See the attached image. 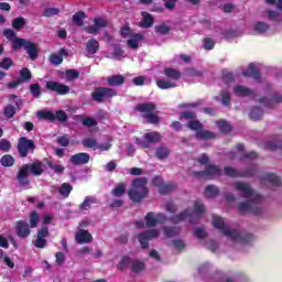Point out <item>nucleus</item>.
Listing matches in <instances>:
<instances>
[{
	"label": "nucleus",
	"mask_w": 282,
	"mask_h": 282,
	"mask_svg": "<svg viewBox=\"0 0 282 282\" xmlns=\"http://www.w3.org/2000/svg\"><path fill=\"white\" fill-rule=\"evenodd\" d=\"M213 226L220 230L221 235L228 237L232 241H237L242 246H248L254 241V235L246 232V231H237L236 229H230V227H226L224 224V218L219 216H213Z\"/></svg>",
	"instance_id": "nucleus-1"
},
{
	"label": "nucleus",
	"mask_w": 282,
	"mask_h": 282,
	"mask_svg": "<svg viewBox=\"0 0 282 282\" xmlns=\"http://www.w3.org/2000/svg\"><path fill=\"white\" fill-rule=\"evenodd\" d=\"M44 173L45 169L43 167V162L36 160L32 163L23 164L19 169L15 178L18 180L20 186H28L30 184V175H33V177H41V175Z\"/></svg>",
	"instance_id": "nucleus-2"
},
{
	"label": "nucleus",
	"mask_w": 282,
	"mask_h": 282,
	"mask_svg": "<svg viewBox=\"0 0 282 282\" xmlns=\"http://www.w3.org/2000/svg\"><path fill=\"white\" fill-rule=\"evenodd\" d=\"M204 213H206V207L204 204H202V202L196 200L194 203V212H191V209H185L178 215L170 217L169 221H171V224H181V221L189 219V224H197V220L202 219Z\"/></svg>",
	"instance_id": "nucleus-3"
},
{
	"label": "nucleus",
	"mask_w": 282,
	"mask_h": 282,
	"mask_svg": "<svg viewBox=\"0 0 282 282\" xmlns=\"http://www.w3.org/2000/svg\"><path fill=\"white\" fill-rule=\"evenodd\" d=\"M198 164L205 166L204 171L195 172L194 175L199 180H213V177H220L223 175L221 169L210 162V158L208 154L203 153L200 156L197 158Z\"/></svg>",
	"instance_id": "nucleus-4"
},
{
	"label": "nucleus",
	"mask_w": 282,
	"mask_h": 282,
	"mask_svg": "<svg viewBox=\"0 0 282 282\" xmlns=\"http://www.w3.org/2000/svg\"><path fill=\"white\" fill-rule=\"evenodd\" d=\"M148 182L147 177H138L132 181V188L128 189V196L133 204H140L142 199L149 197Z\"/></svg>",
	"instance_id": "nucleus-5"
},
{
	"label": "nucleus",
	"mask_w": 282,
	"mask_h": 282,
	"mask_svg": "<svg viewBox=\"0 0 282 282\" xmlns=\"http://www.w3.org/2000/svg\"><path fill=\"white\" fill-rule=\"evenodd\" d=\"M158 106L153 102H140L135 106V111L141 113L149 124H160V116L155 113Z\"/></svg>",
	"instance_id": "nucleus-6"
},
{
	"label": "nucleus",
	"mask_w": 282,
	"mask_h": 282,
	"mask_svg": "<svg viewBox=\"0 0 282 282\" xmlns=\"http://www.w3.org/2000/svg\"><path fill=\"white\" fill-rule=\"evenodd\" d=\"M19 47H24L31 61H36L39 58V47L33 42L15 37L12 41V50L17 51Z\"/></svg>",
	"instance_id": "nucleus-7"
},
{
	"label": "nucleus",
	"mask_w": 282,
	"mask_h": 282,
	"mask_svg": "<svg viewBox=\"0 0 282 282\" xmlns=\"http://www.w3.org/2000/svg\"><path fill=\"white\" fill-rule=\"evenodd\" d=\"M118 96V91L110 87H96L91 93V100L98 105H102L105 100H109Z\"/></svg>",
	"instance_id": "nucleus-8"
},
{
	"label": "nucleus",
	"mask_w": 282,
	"mask_h": 282,
	"mask_svg": "<svg viewBox=\"0 0 282 282\" xmlns=\"http://www.w3.org/2000/svg\"><path fill=\"white\" fill-rule=\"evenodd\" d=\"M18 155L20 158H28L31 153H34L36 151V143H34V140L28 139L26 137H21L18 140Z\"/></svg>",
	"instance_id": "nucleus-9"
},
{
	"label": "nucleus",
	"mask_w": 282,
	"mask_h": 282,
	"mask_svg": "<svg viewBox=\"0 0 282 282\" xmlns=\"http://www.w3.org/2000/svg\"><path fill=\"white\" fill-rule=\"evenodd\" d=\"M224 173L227 177H254L257 174V165H251L245 171H238L237 169H234L231 166H225Z\"/></svg>",
	"instance_id": "nucleus-10"
},
{
	"label": "nucleus",
	"mask_w": 282,
	"mask_h": 282,
	"mask_svg": "<svg viewBox=\"0 0 282 282\" xmlns=\"http://www.w3.org/2000/svg\"><path fill=\"white\" fill-rule=\"evenodd\" d=\"M261 202V196L257 195L254 200L241 202L238 204L240 215L252 213L253 215H261V207L257 206Z\"/></svg>",
	"instance_id": "nucleus-11"
},
{
	"label": "nucleus",
	"mask_w": 282,
	"mask_h": 282,
	"mask_svg": "<svg viewBox=\"0 0 282 282\" xmlns=\"http://www.w3.org/2000/svg\"><path fill=\"white\" fill-rule=\"evenodd\" d=\"M162 140V134L160 132H147L143 135V140L137 139V144L141 149H151V144H155Z\"/></svg>",
	"instance_id": "nucleus-12"
},
{
	"label": "nucleus",
	"mask_w": 282,
	"mask_h": 282,
	"mask_svg": "<svg viewBox=\"0 0 282 282\" xmlns=\"http://www.w3.org/2000/svg\"><path fill=\"white\" fill-rule=\"evenodd\" d=\"M158 237H160V230L149 229L139 234L137 239L141 243V248H143V250H149V241L158 239Z\"/></svg>",
	"instance_id": "nucleus-13"
},
{
	"label": "nucleus",
	"mask_w": 282,
	"mask_h": 282,
	"mask_svg": "<svg viewBox=\"0 0 282 282\" xmlns=\"http://www.w3.org/2000/svg\"><path fill=\"white\" fill-rule=\"evenodd\" d=\"M46 89L48 91H55L57 96H67V94H69V90H70L68 85L54 82V80L46 82Z\"/></svg>",
	"instance_id": "nucleus-14"
},
{
	"label": "nucleus",
	"mask_w": 282,
	"mask_h": 282,
	"mask_svg": "<svg viewBox=\"0 0 282 282\" xmlns=\"http://www.w3.org/2000/svg\"><path fill=\"white\" fill-rule=\"evenodd\" d=\"M109 26V21L102 17H97L94 19V24L90 26H85V32L87 34H98L99 30Z\"/></svg>",
	"instance_id": "nucleus-15"
},
{
	"label": "nucleus",
	"mask_w": 282,
	"mask_h": 282,
	"mask_svg": "<svg viewBox=\"0 0 282 282\" xmlns=\"http://www.w3.org/2000/svg\"><path fill=\"white\" fill-rule=\"evenodd\" d=\"M47 237H50V228H47V226L39 229L36 234V239L34 241V247L40 249L46 248Z\"/></svg>",
	"instance_id": "nucleus-16"
},
{
	"label": "nucleus",
	"mask_w": 282,
	"mask_h": 282,
	"mask_svg": "<svg viewBox=\"0 0 282 282\" xmlns=\"http://www.w3.org/2000/svg\"><path fill=\"white\" fill-rule=\"evenodd\" d=\"M15 235L20 239H28L30 235H32V230L30 229V224L25 220H18L14 226Z\"/></svg>",
	"instance_id": "nucleus-17"
},
{
	"label": "nucleus",
	"mask_w": 282,
	"mask_h": 282,
	"mask_svg": "<svg viewBox=\"0 0 282 282\" xmlns=\"http://www.w3.org/2000/svg\"><path fill=\"white\" fill-rule=\"evenodd\" d=\"M91 155L87 152H79L70 156L69 162L74 166H83L84 164H89Z\"/></svg>",
	"instance_id": "nucleus-18"
},
{
	"label": "nucleus",
	"mask_w": 282,
	"mask_h": 282,
	"mask_svg": "<svg viewBox=\"0 0 282 282\" xmlns=\"http://www.w3.org/2000/svg\"><path fill=\"white\" fill-rule=\"evenodd\" d=\"M242 76L246 78H253L257 83H261V72L254 63H250L248 68L242 70Z\"/></svg>",
	"instance_id": "nucleus-19"
},
{
	"label": "nucleus",
	"mask_w": 282,
	"mask_h": 282,
	"mask_svg": "<svg viewBox=\"0 0 282 282\" xmlns=\"http://www.w3.org/2000/svg\"><path fill=\"white\" fill-rule=\"evenodd\" d=\"M75 240L77 243H91L94 241V237L90 235V232L86 229H78L75 235Z\"/></svg>",
	"instance_id": "nucleus-20"
},
{
	"label": "nucleus",
	"mask_w": 282,
	"mask_h": 282,
	"mask_svg": "<svg viewBox=\"0 0 282 282\" xmlns=\"http://www.w3.org/2000/svg\"><path fill=\"white\" fill-rule=\"evenodd\" d=\"M163 74L167 80H174V83L182 79V72L177 68L165 67L163 69Z\"/></svg>",
	"instance_id": "nucleus-21"
},
{
	"label": "nucleus",
	"mask_w": 282,
	"mask_h": 282,
	"mask_svg": "<svg viewBox=\"0 0 282 282\" xmlns=\"http://www.w3.org/2000/svg\"><path fill=\"white\" fill-rule=\"evenodd\" d=\"M236 191H240V193H243L242 197H252L254 195V189L250 187V184L243 183V182H237L235 184Z\"/></svg>",
	"instance_id": "nucleus-22"
},
{
	"label": "nucleus",
	"mask_w": 282,
	"mask_h": 282,
	"mask_svg": "<svg viewBox=\"0 0 282 282\" xmlns=\"http://www.w3.org/2000/svg\"><path fill=\"white\" fill-rule=\"evenodd\" d=\"M260 102L264 105V107H268L269 109L274 108V105H279L282 102V95L275 94L273 97L268 98V97H262L260 98Z\"/></svg>",
	"instance_id": "nucleus-23"
},
{
	"label": "nucleus",
	"mask_w": 282,
	"mask_h": 282,
	"mask_svg": "<svg viewBox=\"0 0 282 282\" xmlns=\"http://www.w3.org/2000/svg\"><path fill=\"white\" fill-rule=\"evenodd\" d=\"M142 21L140 22V28H143L144 30H149V28H153V24L155 23V19L153 15L147 11L141 12Z\"/></svg>",
	"instance_id": "nucleus-24"
},
{
	"label": "nucleus",
	"mask_w": 282,
	"mask_h": 282,
	"mask_svg": "<svg viewBox=\"0 0 282 282\" xmlns=\"http://www.w3.org/2000/svg\"><path fill=\"white\" fill-rule=\"evenodd\" d=\"M63 56H69V53L65 48H61L59 53H52L50 55V63H52V65H61L63 63Z\"/></svg>",
	"instance_id": "nucleus-25"
},
{
	"label": "nucleus",
	"mask_w": 282,
	"mask_h": 282,
	"mask_svg": "<svg viewBox=\"0 0 282 282\" xmlns=\"http://www.w3.org/2000/svg\"><path fill=\"white\" fill-rule=\"evenodd\" d=\"M144 35L142 33H134L131 35V39L127 41L128 47L130 50H138L140 47V41H143Z\"/></svg>",
	"instance_id": "nucleus-26"
},
{
	"label": "nucleus",
	"mask_w": 282,
	"mask_h": 282,
	"mask_svg": "<svg viewBox=\"0 0 282 282\" xmlns=\"http://www.w3.org/2000/svg\"><path fill=\"white\" fill-rule=\"evenodd\" d=\"M171 155V149L164 144H161L155 150V158L158 160H166Z\"/></svg>",
	"instance_id": "nucleus-27"
},
{
	"label": "nucleus",
	"mask_w": 282,
	"mask_h": 282,
	"mask_svg": "<svg viewBox=\"0 0 282 282\" xmlns=\"http://www.w3.org/2000/svg\"><path fill=\"white\" fill-rule=\"evenodd\" d=\"M98 50H100V43L98 42V40L94 37L88 40L86 44L87 54H90L91 56H94V54H96Z\"/></svg>",
	"instance_id": "nucleus-28"
},
{
	"label": "nucleus",
	"mask_w": 282,
	"mask_h": 282,
	"mask_svg": "<svg viewBox=\"0 0 282 282\" xmlns=\"http://www.w3.org/2000/svg\"><path fill=\"white\" fill-rule=\"evenodd\" d=\"M261 180H263L264 182H269V184H272V186H281V178L274 173H264L261 176Z\"/></svg>",
	"instance_id": "nucleus-29"
},
{
	"label": "nucleus",
	"mask_w": 282,
	"mask_h": 282,
	"mask_svg": "<svg viewBox=\"0 0 282 282\" xmlns=\"http://www.w3.org/2000/svg\"><path fill=\"white\" fill-rule=\"evenodd\" d=\"M195 138L196 140H215V138H217V134L209 130H200L195 133Z\"/></svg>",
	"instance_id": "nucleus-30"
},
{
	"label": "nucleus",
	"mask_w": 282,
	"mask_h": 282,
	"mask_svg": "<svg viewBox=\"0 0 282 282\" xmlns=\"http://www.w3.org/2000/svg\"><path fill=\"white\" fill-rule=\"evenodd\" d=\"M130 265H131V271L134 274H140V272H144V269L147 268V264L144 263V261H140V260L131 261Z\"/></svg>",
	"instance_id": "nucleus-31"
},
{
	"label": "nucleus",
	"mask_w": 282,
	"mask_h": 282,
	"mask_svg": "<svg viewBox=\"0 0 282 282\" xmlns=\"http://www.w3.org/2000/svg\"><path fill=\"white\" fill-rule=\"evenodd\" d=\"M127 194V184L119 183L111 192L112 197H123Z\"/></svg>",
	"instance_id": "nucleus-32"
},
{
	"label": "nucleus",
	"mask_w": 282,
	"mask_h": 282,
	"mask_svg": "<svg viewBox=\"0 0 282 282\" xmlns=\"http://www.w3.org/2000/svg\"><path fill=\"white\" fill-rule=\"evenodd\" d=\"M108 85L110 87H120V85H124V76L113 75V76L109 77Z\"/></svg>",
	"instance_id": "nucleus-33"
},
{
	"label": "nucleus",
	"mask_w": 282,
	"mask_h": 282,
	"mask_svg": "<svg viewBox=\"0 0 282 282\" xmlns=\"http://www.w3.org/2000/svg\"><path fill=\"white\" fill-rule=\"evenodd\" d=\"M85 19H87V15L85 14V12L77 11L73 15V23H75V25H77V28H83V25L85 24V22H84Z\"/></svg>",
	"instance_id": "nucleus-34"
},
{
	"label": "nucleus",
	"mask_w": 282,
	"mask_h": 282,
	"mask_svg": "<svg viewBox=\"0 0 282 282\" xmlns=\"http://www.w3.org/2000/svg\"><path fill=\"white\" fill-rule=\"evenodd\" d=\"M37 117L41 120H47L48 122H54L56 121L55 113L50 111V110H41L37 112Z\"/></svg>",
	"instance_id": "nucleus-35"
},
{
	"label": "nucleus",
	"mask_w": 282,
	"mask_h": 282,
	"mask_svg": "<svg viewBox=\"0 0 282 282\" xmlns=\"http://www.w3.org/2000/svg\"><path fill=\"white\" fill-rule=\"evenodd\" d=\"M145 226L147 228H155L158 226L156 216L153 212L145 215Z\"/></svg>",
	"instance_id": "nucleus-36"
},
{
	"label": "nucleus",
	"mask_w": 282,
	"mask_h": 282,
	"mask_svg": "<svg viewBox=\"0 0 282 282\" xmlns=\"http://www.w3.org/2000/svg\"><path fill=\"white\" fill-rule=\"evenodd\" d=\"M163 231L165 237H167V239H171L173 237H177V235L182 232V229H180V227H164Z\"/></svg>",
	"instance_id": "nucleus-37"
},
{
	"label": "nucleus",
	"mask_w": 282,
	"mask_h": 282,
	"mask_svg": "<svg viewBox=\"0 0 282 282\" xmlns=\"http://www.w3.org/2000/svg\"><path fill=\"white\" fill-rule=\"evenodd\" d=\"M28 23V20L23 17H18L12 20L11 25L13 30H23L25 28V24Z\"/></svg>",
	"instance_id": "nucleus-38"
},
{
	"label": "nucleus",
	"mask_w": 282,
	"mask_h": 282,
	"mask_svg": "<svg viewBox=\"0 0 282 282\" xmlns=\"http://www.w3.org/2000/svg\"><path fill=\"white\" fill-rule=\"evenodd\" d=\"M72 191H74V187L69 183H63L58 188L59 195H62V197H65V198L69 197V194L72 193Z\"/></svg>",
	"instance_id": "nucleus-39"
},
{
	"label": "nucleus",
	"mask_w": 282,
	"mask_h": 282,
	"mask_svg": "<svg viewBox=\"0 0 282 282\" xmlns=\"http://www.w3.org/2000/svg\"><path fill=\"white\" fill-rule=\"evenodd\" d=\"M29 221H30V225H29L30 228H39V221H41V216L39 215V212H32L29 215Z\"/></svg>",
	"instance_id": "nucleus-40"
},
{
	"label": "nucleus",
	"mask_w": 282,
	"mask_h": 282,
	"mask_svg": "<svg viewBox=\"0 0 282 282\" xmlns=\"http://www.w3.org/2000/svg\"><path fill=\"white\" fill-rule=\"evenodd\" d=\"M220 133H230V131H232V126H230V123H228L226 120H219L216 122Z\"/></svg>",
	"instance_id": "nucleus-41"
},
{
	"label": "nucleus",
	"mask_w": 282,
	"mask_h": 282,
	"mask_svg": "<svg viewBox=\"0 0 282 282\" xmlns=\"http://www.w3.org/2000/svg\"><path fill=\"white\" fill-rule=\"evenodd\" d=\"M131 265V258L129 256L121 257L120 262L117 264V270L120 272H123V270H127Z\"/></svg>",
	"instance_id": "nucleus-42"
},
{
	"label": "nucleus",
	"mask_w": 282,
	"mask_h": 282,
	"mask_svg": "<svg viewBox=\"0 0 282 282\" xmlns=\"http://www.w3.org/2000/svg\"><path fill=\"white\" fill-rule=\"evenodd\" d=\"M254 32L257 34H265L270 30V24L265 22H257L253 26Z\"/></svg>",
	"instance_id": "nucleus-43"
},
{
	"label": "nucleus",
	"mask_w": 282,
	"mask_h": 282,
	"mask_svg": "<svg viewBox=\"0 0 282 282\" xmlns=\"http://www.w3.org/2000/svg\"><path fill=\"white\" fill-rule=\"evenodd\" d=\"M205 197H217L219 195V187L215 185H207L205 187Z\"/></svg>",
	"instance_id": "nucleus-44"
},
{
	"label": "nucleus",
	"mask_w": 282,
	"mask_h": 282,
	"mask_svg": "<svg viewBox=\"0 0 282 282\" xmlns=\"http://www.w3.org/2000/svg\"><path fill=\"white\" fill-rule=\"evenodd\" d=\"M187 127L192 131H196V133H198V131H202V129H204V124H202V122L197 119L189 120L187 123Z\"/></svg>",
	"instance_id": "nucleus-45"
},
{
	"label": "nucleus",
	"mask_w": 282,
	"mask_h": 282,
	"mask_svg": "<svg viewBox=\"0 0 282 282\" xmlns=\"http://www.w3.org/2000/svg\"><path fill=\"white\" fill-rule=\"evenodd\" d=\"M156 86L159 87V89H173V88L177 87V84L169 82V80L158 79Z\"/></svg>",
	"instance_id": "nucleus-46"
},
{
	"label": "nucleus",
	"mask_w": 282,
	"mask_h": 282,
	"mask_svg": "<svg viewBox=\"0 0 282 282\" xmlns=\"http://www.w3.org/2000/svg\"><path fill=\"white\" fill-rule=\"evenodd\" d=\"M19 80H22V83H28V82L32 80V72L30 70V68L23 67L20 70V78H19Z\"/></svg>",
	"instance_id": "nucleus-47"
},
{
	"label": "nucleus",
	"mask_w": 282,
	"mask_h": 282,
	"mask_svg": "<svg viewBox=\"0 0 282 282\" xmlns=\"http://www.w3.org/2000/svg\"><path fill=\"white\" fill-rule=\"evenodd\" d=\"M46 164L51 171H54V173H65V166L62 164H56L52 160L46 159Z\"/></svg>",
	"instance_id": "nucleus-48"
},
{
	"label": "nucleus",
	"mask_w": 282,
	"mask_h": 282,
	"mask_svg": "<svg viewBox=\"0 0 282 282\" xmlns=\"http://www.w3.org/2000/svg\"><path fill=\"white\" fill-rule=\"evenodd\" d=\"M249 118L251 120H261V118H263V109L260 107H253L250 111Z\"/></svg>",
	"instance_id": "nucleus-49"
},
{
	"label": "nucleus",
	"mask_w": 282,
	"mask_h": 282,
	"mask_svg": "<svg viewBox=\"0 0 282 282\" xmlns=\"http://www.w3.org/2000/svg\"><path fill=\"white\" fill-rule=\"evenodd\" d=\"M80 122L84 127H88L91 129V127H97L98 122L93 117H79Z\"/></svg>",
	"instance_id": "nucleus-50"
},
{
	"label": "nucleus",
	"mask_w": 282,
	"mask_h": 282,
	"mask_svg": "<svg viewBox=\"0 0 282 282\" xmlns=\"http://www.w3.org/2000/svg\"><path fill=\"white\" fill-rule=\"evenodd\" d=\"M91 204H96V198L91 196H87L84 202L79 205L80 210H89L91 208Z\"/></svg>",
	"instance_id": "nucleus-51"
},
{
	"label": "nucleus",
	"mask_w": 282,
	"mask_h": 282,
	"mask_svg": "<svg viewBox=\"0 0 282 282\" xmlns=\"http://www.w3.org/2000/svg\"><path fill=\"white\" fill-rule=\"evenodd\" d=\"M175 191V184L173 183H163V186L159 189L160 195H169Z\"/></svg>",
	"instance_id": "nucleus-52"
},
{
	"label": "nucleus",
	"mask_w": 282,
	"mask_h": 282,
	"mask_svg": "<svg viewBox=\"0 0 282 282\" xmlns=\"http://www.w3.org/2000/svg\"><path fill=\"white\" fill-rule=\"evenodd\" d=\"M0 164L4 167L14 166V156L11 154H4L0 160Z\"/></svg>",
	"instance_id": "nucleus-53"
},
{
	"label": "nucleus",
	"mask_w": 282,
	"mask_h": 282,
	"mask_svg": "<svg viewBox=\"0 0 282 282\" xmlns=\"http://www.w3.org/2000/svg\"><path fill=\"white\" fill-rule=\"evenodd\" d=\"M234 91L237 96H250L252 94V90L245 86H236Z\"/></svg>",
	"instance_id": "nucleus-54"
},
{
	"label": "nucleus",
	"mask_w": 282,
	"mask_h": 282,
	"mask_svg": "<svg viewBox=\"0 0 282 282\" xmlns=\"http://www.w3.org/2000/svg\"><path fill=\"white\" fill-rule=\"evenodd\" d=\"M57 14H61V9L58 8H45L43 11V17H45L46 19L57 17Z\"/></svg>",
	"instance_id": "nucleus-55"
},
{
	"label": "nucleus",
	"mask_w": 282,
	"mask_h": 282,
	"mask_svg": "<svg viewBox=\"0 0 282 282\" xmlns=\"http://www.w3.org/2000/svg\"><path fill=\"white\" fill-rule=\"evenodd\" d=\"M82 144L85 149H96L98 147V141L94 138H86L82 141Z\"/></svg>",
	"instance_id": "nucleus-56"
},
{
	"label": "nucleus",
	"mask_w": 282,
	"mask_h": 282,
	"mask_svg": "<svg viewBox=\"0 0 282 282\" xmlns=\"http://www.w3.org/2000/svg\"><path fill=\"white\" fill-rule=\"evenodd\" d=\"M112 58H117V61L124 58V50L121 48L120 44L115 45Z\"/></svg>",
	"instance_id": "nucleus-57"
},
{
	"label": "nucleus",
	"mask_w": 282,
	"mask_h": 282,
	"mask_svg": "<svg viewBox=\"0 0 282 282\" xmlns=\"http://www.w3.org/2000/svg\"><path fill=\"white\" fill-rule=\"evenodd\" d=\"M30 93L32 94L33 98H41V84H31Z\"/></svg>",
	"instance_id": "nucleus-58"
},
{
	"label": "nucleus",
	"mask_w": 282,
	"mask_h": 282,
	"mask_svg": "<svg viewBox=\"0 0 282 282\" xmlns=\"http://www.w3.org/2000/svg\"><path fill=\"white\" fill-rule=\"evenodd\" d=\"M55 120H57L58 122H67L69 120V116H67V112H65V110H56Z\"/></svg>",
	"instance_id": "nucleus-59"
},
{
	"label": "nucleus",
	"mask_w": 282,
	"mask_h": 282,
	"mask_svg": "<svg viewBox=\"0 0 282 282\" xmlns=\"http://www.w3.org/2000/svg\"><path fill=\"white\" fill-rule=\"evenodd\" d=\"M10 67H14V62L12 61V58L10 57L2 58V61L0 62V69H6L8 72Z\"/></svg>",
	"instance_id": "nucleus-60"
},
{
	"label": "nucleus",
	"mask_w": 282,
	"mask_h": 282,
	"mask_svg": "<svg viewBox=\"0 0 282 282\" xmlns=\"http://www.w3.org/2000/svg\"><path fill=\"white\" fill-rule=\"evenodd\" d=\"M154 29L156 34H162L163 36L169 34V32H171V28L164 23L156 25Z\"/></svg>",
	"instance_id": "nucleus-61"
},
{
	"label": "nucleus",
	"mask_w": 282,
	"mask_h": 282,
	"mask_svg": "<svg viewBox=\"0 0 282 282\" xmlns=\"http://www.w3.org/2000/svg\"><path fill=\"white\" fill-rule=\"evenodd\" d=\"M6 118H14L15 113H17V107L12 106V105H8L4 108L3 111Z\"/></svg>",
	"instance_id": "nucleus-62"
},
{
	"label": "nucleus",
	"mask_w": 282,
	"mask_h": 282,
	"mask_svg": "<svg viewBox=\"0 0 282 282\" xmlns=\"http://www.w3.org/2000/svg\"><path fill=\"white\" fill-rule=\"evenodd\" d=\"M268 17H269L270 21H275V23H281V21H282L281 13H279L276 11L269 10Z\"/></svg>",
	"instance_id": "nucleus-63"
},
{
	"label": "nucleus",
	"mask_w": 282,
	"mask_h": 282,
	"mask_svg": "<svg viewBox=\"0 0 282 282\" xmlns=\"http://www.w3.org/2000/svg\"><path fill=\"white\" fill-rule=\"evenodd\" d=\"M267 149H269V151H276L278 149L282 150V142L278 141V142H268L265 144Z\"/></svg>",
	"instance_id": "nucleus-64"
}]
</instances>
